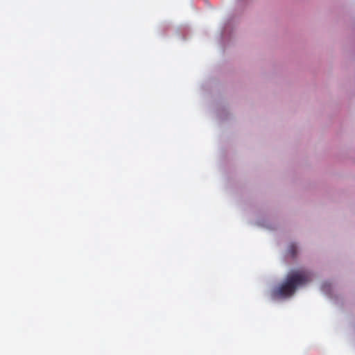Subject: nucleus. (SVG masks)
I'll return each mask as SVG.
<instances>
[{
    "instance_id": "obj_2",
    "label": "nucleus",
    "mask_w": 355,
    "mask_h": 355,
    "mask_svg": "<svg viewBox=\"0 0 355 355\" xmlns=\"http://www.w3.org/2000/svg\"><path fill=\"white\" fill-rule=\"evenodd\" d=\"M291 253H292V255H293V256H294V255H295V252H294V250H292Z\"/></svg>"
},
{
    "instance_id": "obj_1",
    "label": "nucleus",
    "mask_w": 355,
    "mask_h": 355,
    "mask_svg": "<svg viewBox=\"0 0 355 355\" xmlns=\"http://www.w3.org/2000/svg\"><path fill=\"white\" fill-rule=\"evenodd\" d=\"M311 280V274L305 270L291 271L284 282L272 291L273 298H286L294 294L296 289Z\"/></svg>"
}]
</instances>
